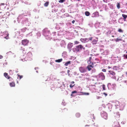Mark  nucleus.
<instances>
[{
  "mask_svg": "<svg viewBox=\"0 0 127 127\" xmlns=\"http://www.w3.org/2000/svg\"><path fill=\"white\" fill-rule=\"evenodd\" d=\"M92 58L90 57L89 60L88 61V64L86 68L89 71H91L92 70V68H93L95 66L97 65L96 63H98L99 62V60L98 59H95L94 60H93L92 62Z\"/></svg>",
  "mask_w": 127,
  "mask_h": 127,
  "instance_id": "obj_1",
  "label": "nucleus"
},
{
  "mask_svg": "<svg viewBox=\"0 0 127 127\" xmlns=\"http://www.w3.org/2000/svg\"><path fill=\"white\" fill-rule=\"evenodd\" d=\"M25 59L26 61H30L32 59V54L30 52H29L26 55L25 58Z\"/></svg>",
  "mask_w": 127,
  "mask_h": 127,
  "instance_id": "obj_2",
  "label": "nucleus"
},
{
  "mask_svg": "<svg viewBox=\"0 0 127 127\" xmlns=\"http://www.w3.org/2000/svg\"><path fill=\"white\" fill-rule=\"evenodd\" d=\"M82 49H85V48L82 45H80L76 46L75 50L76 51L79 52Z\"/></svg>",
  "mask_w": 127,
  "mask_h": 127,
  "instance_id": "obj_3",
  "label": "nucleus"
},
{
  "mask_svg": "<svg viewBox=\"0 0 127 127\" xmlns=\"http://www.w3.org/2000/svg\"><path fill=\"white\" fill-rule=\"evenodd\" d=\"M120 114L119 112L115 113L114 115L115 118L117 120H119L120 119Z\"/></svg>",
  "mask_w": 127,
  "mask_h": 127,
  "instance_id": "obj_4",
  "label": "nucleus"
},
{
  "mask_svg": "<svg viewBox=\"0 0 127 127\" xmlns=\"http://www.w3.org/2000/svg\"><path fill=\"white\" fill-rule=\"evenodd\" d=\"M98 78L102 80H104L105 79V76L104 74L102 72L100 73L98 75Z\"/></svg>",
  "mask_w": 127,
  "mask_h": 127,
  "instance_id": "obj_5",
  "label": "nucleus"
},
{
  "mask_svg": "<svg viewBox=\"0 0 127 127\" xmlns=\"http://www.w3.org/2000/svg\"><path fill=\"white\" fill-rule=\"evenodd\" d=\"M79 69L81 73H84L87 71L86 68L83 67H80L79 68Z\"/></svg>",
  "mask_w": 127,
  "mask_h": 127,
  "instance_id": "obj_6",
  "label": "nucleus"
},
{
  "mask_svg": "<svg viewBox=\"0 0 127 127\" xmlns=\"http://www.w3.org/2000/svg\"><path fill=\"white\" fill-rule=\"evenodd\" d=\"M29 42V41L28 40L26 39H25L22 40L21 43L24 46H26L28 44Z\"/></svg>",
  "mask_w": 127,
  "mask_h": 127,
  "instance_id": "obj_7",
  "label": "nucleus"
},
{
  "mask_svg": "<svg viewBox=\"0 0 127 127\" xmlns=\"http://www.w3.org/2000/svg\"><path fill=\"white\" fill-rule=\"evenodd\" d=\"M113 127H120V124L118 122H115L112 125Z\"/></svg>",
  "mask_w": 127,
  "mask_h": 127,
  "instance_id": "obj_8",
  "label": "nucleus"
},
{
  "mask_svg": "<svg viewBox=\"0 0 127 127\" xmlns=\"http://www.w3.org/2000/svg\"><path fill=\"white\" fill-rule=\"evenodd\" d=\"M99 16V14L98 12L96 11L92 15V17H96Z\"/></svg>",
  "mask_w": 127,
  "mask_h": 127,
  "instance_id": "obj_9",
  "label": "nucleus"
},
{
  "mask_svg": "<svg viewBox=\"0 0 127 127\" xmlns=\"http://www.w3.org/2000/svg\"><path fill=\"white\" fill-rule=\"evenodd\" d=\"M80 40L83 42H88L89 41V39L87 38H81Z\"/></svg>",
  "mask_w": 127,
  "mask_h": 127,
  "instance_id": "obj_10",
  "label": "nucleus"
},
{
  "mask_svg": "<svg viewBox=\"0 0 127 127\" xmlns=\"http://www.w3.org/2000/svg\"><path fill=\"white\" fill-rule=\"evenodd\" d=\"M102 116L106 120L107 119L108 115L106 113H104V114L102 115Z\"/></svg>",
  "mask_w": 127,
  "mask_h": 127,
  "instance_id": "obj_11",
  "label": "nucleus"
},
{
  "mask_svg": "<svg viewBox=\"0 0 127 127\" xmlns=\"http://www.w3.org/2000/svg\"><path fill=\"white\" fill-rule=\"evenodd\" d=\"M4 76L7 79H9L10 78H11V77H10L8 75V74L7 73H4Z\"/></svg>",
  "mask_w": 127,
  "mask_h": 127,
  "instance_id": "obj_12",
  "label": "nucleus"
},
{
  "mask_svg": "<svg viewBox=\"0 0 127 127\" xmlns=\"http://www.w3.org/2000/svg\"><path fill=\"white\" fill-rule=\"evenodd\" d=\"M74 82L73 81L71 82V84L69 85V86L70 88H72L75 85V84H74Z\"/></svg>",
  "mask_w": 127,
  "mask_h": 127,
  "instance_id": "obj_13",
  "label": "nucleus"
},
{
  "mask_svg": "<svg viewBox=\"0 0 127 127\" xmlns=\"http://www.w3.org/2000/svg\"><path fill=\"white\" fill-rule=\"evenodd\" d=\"M9 85L11 87H14L15 86V84L14 82L9 83Z\"/></svg>",
  "mask_w": 127,
  "mask_h": 127,
  "instance_id": "obj_14",
  "label": "nucleus"
},
{
  "mask_svg": "<svg viewBox=\"0 0 127 127\" xmlns=\"http://www.w3.org/2000/svg\"><path fill=\"white\" fill-rule=\"evenodd\" d=\"M108 72L110 74L112 75L113 76H114L115 75V72L113 71L110 70L108 71Z\"/></svg>",
  "mask_w": 127,
  "mask_h": 127,
  "instance_id": "obj_15",
  "label": "nucleus"
},
{
  "mask_svg": "<svg viewBox=\"0 0 127 127\" xmlns=\"http://www.w3.org/2000/svg\"><path fill=\"white\" fill-rule=\"evenodd\" d=\"M122 16L123 18V19L124 21H126V18L127 17V15L123 14Z\"/></svg>",
  "mask_w": 127,
  "mask_h": 127,
  "instance_id": "obj_16",
  "label": "nucleus"
},
{
  "mask_svg": "<svg viewBox=\"0 0 127 127\" xmlns=\"http://www.w3.org/2000/svg\"><path fill=\"white\" fill-rule=\"evenodd\" d=\"M97 40L96 39L92 41V43L93 44H96L97 42Z\"/></svg>",
  "mask_w": 127,
  "mask_h": 127,
  "instance_id": "obj_17",
  "label": "nucleus"
},
{
  "mask_svg": "<svg viewBox=\"0 0 127 127\" xmlns=\"http://www.w3.org/2000/svg\"><path fill=\"white\" fill-rule=\"evenodd\" d=\"M63 60L62 59H61L58 60H56L55 61V62L58 63H60Z\"/></svg>",
  "mask_w": 127,
  "mask_h": 127,
  "instance_id": "obj_18",
  "label": "nucleus"
},
{
  "mask_svg": "<svg viewBox=\"0 0 127 127\" xmlns=\"http://www.w3.org/2000/svg\"><path fill=\"white\" fill-rule=\"evenodd\" d=\"M115 40L116 42H118L119 41H122V38H117L115 39Z\"/></svg>",
  "mask_w": 127,
  "mask_h": 127,
  "instance_id": "obj_19",
  "label": "nucleus"
},
{
  "mask_svg": "<svg viewBox=\"0 0 127 127\" xmlns=\"http://www.w3.org/2000/svg\"><path fill=\"white\" fill-rule=\"evenodd\" d=\"M70 64V61H68L66 62L64 64V65L65 66H67L68 64Z\"/></svg>",
  "mask_w": 127,
  "mask_h": 127,
  "instance_id": "obj_20",
  "label": "nucleus"
},
{
  "mask_svg": "<svg viewBox=\"0 0 127 127\" xmlns=\"http://www.w3.org/2000/svg\"><path fill=\"white\" fill-rule=\"evenodd\" d=\"M85 15L87 16H88L90 15V13L88 11H86L85 13Z\"/></svg>",
  "mask_w": 127,
  "mask_h": 127,
  "instance_id": "obj_21",
  "label": "nucleus"
},
{
  "mask_svg": "<svg viewBox=\"0 0 127 127\" xmlns=\"http://www.w3.org/2000/svg\"><path fill=\"white\" fill-rule=\"evenodd\" d=\"M80 116V114L79 113H77L76 114V116L77 118H79Z\"/></svg>",
  "mask_w": 127,
  "mask_h": 127,
  "instance_id": "obj_22",
  "label": "nucleus"
},
{
  "mask_svg": "<svg viewBox=\"0 0 127 127\" xmlns=\"http://www.w3.org/2000/svg\"><path fill=\"white\" fill-rule=\"evenodd\" d=\"M49 2L48 1H47L46 3H45L44 4V6H45L47 7L48 6V5Z\"/></svg>",
  "mask_w": 127,
  "mask_h": 127,
  "instance_id": "obj_23",
  "label": "nucleus"
},
{
  "mask_svg": "<svg viewBox=\"0 0 127 127\" xmlns=\"http://www.w3.org/2000/svg\"><path fill=\"white\" fill-rule=\"evenodd\" d=\"M117 7L118 9L120 8V4L119 3H118L117 4Z\"/></svg>",
  "mask_w": 127,
  "mask_h": 127,
  "instance_id": "obj_24",
  "label": "nucleus"
},
{
  "mask_svg": "<svg viewBox=\"0 0 127 127\" xmlns=\"http://www.w3.org/2000/svg\"><path fill=\"white\" fill-rule=\"evenodd\" d=\"M118 31L120 32L123 33V31L121 29H119L118 30Z\"/></svg>",
  "mask_w": 127,
  "mask_h": 127,
  "instance_id": "obj_25",
  "label": "nucleus"
},
{
  "mask_svg": "<svg viewBox=\"0 0 127 127\" xmlns=\"http://www.w3.org/2000/svg\"><path fill=\"white\" fill-rule=\"evenodd\" d=\"M113 69L114 70H117L118 69V67H117V66H115L113 67Z\"/></svg>",
  "mask_w": 127,
  "mask_h": 127,
  "instance_id": "obj_26",
  "label": "nucleus"
},
{
  "mask_svg": "<svg viewBox=\"0 0 127 127\" xmlns=\"http://www.w3.org/2000/svg\"><path fill=\"white\" fill-rule=\"evenodd\" d=\"M102 88L103 90H105V86L104 85H102Z\"/></svg>",
  "mask_w": 127,
  "mask_h": 127,
  "instance_id": "obj_27",
  "label": "nucleus"
},
{
  "mask_svg": "<svg viewBox=\"0 0 127 127\" xmlns=\"http://www.w3.org/2000/svg\"><path fill=\"white\" fill-rule=\"evenodd\" d=\"M8 34L7 33V36L6 37H4V38L6 39H8L9 38L8 37Z\"/></svg>",
  "mask_w": 127,
  "mask_h": 127,
  "instance_id": "obj_28",
  "label": "nucleus"
},
{
  "mask_svg": "<svg viewBox=\"0 0 127 127\" xmlns=\"http://www.w3.org/2000/svg\"><path fill=\"white\" fill-rule=\"evenodd\" d=\"M65 1V0H60L59 1V2L60 3H63Z\"/></svg>",
  "mask_w": 127,
  "mask_h": 127,
  "instance_id": "obj_29",
  "label": "nucleus"
},
{
  "mask_svg": "<svg viewBox=\"0 0 127 127\" xmlns=\"http://www.w3.org/2000/svg\"><path fill=\"white\" fill-rule=\"evenodd\" d=\"M18 76L19 77V79H21L23 77V76L22 75H18Z\"/></svg>",
  "mask_w": 127,
  "mask_h": 127,
  "instance_id": "obj_30",
  "label": "nucleus"
},
{
  "mask_svg": "<svg viewBox=\"0 0 127 127\" xmlns=\"http://www.w3.org/2000/svg\"><path fill=\"white\" fill-rule=\"evenodd\" d=\"M123 57L124 58H125L126 59H127V54H124L123 55Z\"/></svg>",
  "mask_w": 127,
  "mask_h": 127,
  "instance_id": "obj_31",
  "label": "nucleus"
},
{
  "mask_svg": "<svg viewBox=\"0 0 127 127\" xmlns=\"http://www.w3.org/2000/svg\"><path fill=\"white\" fill-rule=\"evenodd\" d=\"M70 72V70H67V74L68 76H70V74L69 73V72Z\"/></svg>",
  "mask_w": 127,
  "mask_h": 127,
  "instance_id": "obj_32",
  "label": "nucleus"
},
{
  "mask_svg": "<svg viewBox=\"0 0 127 127\" xmlns=\"http://www.w3.org/2000/svg\"><path fill=\"white\" fill-rule=\"evenodd\" d=\"M79 42L77 41H75L74 42V43L75 44H79Z\"/></svg>",
  "mask_w": 127,
  "mask_h": 127,
  "instance_id": "obj_33",
  "label": "nucleus"
},
{
  "mask_svg": "<svg viewBox=\"0 0 127 127\" xmlns=\"http://www.w3.org/2000/svg\"><path fill=\"white\" fill-rule=\"evenodd\" d=\"M72 94H73L75 93H77V91H72Z\"/></svg>",
  "mask_w": 127,
  "mask_h": 127,
  "instance_id": "obj_34",
  "label": "nucleus"
},
{
  "mask_svg": "<svg viewBox=\"0 0 127 127\" xmlns=\"http://www.w3.org/2000/svg\"><path fill=\"white\" fill-rule=\"evenodd\" d=\"M93 38V37H90V38H88L89 39V40H92V39Z\"/></svg>",
  "mask_w": 127,
  "mask_h": 127,
  "instance_id": "obj_35",
  "label": "nucleus"
},
{
  "mask_svg": "<svg viewBox=\"0 0 127 127\" xmlns=\"http://www.w3.org/2000/svg\"><path fill=\"white\" fill-rule=\"evenodd\" d=\"M84 94L86 95H89V93H84Z\"/></svg>",
  "mask_w": 127,
  "mask_h": 127,
  "instance_id": "obj_36",
  "label": "nucleus"
},
{
  "mask_svg": "<svg viewBox=\"0 0 127 127\" xmlns=\"http://www.w3.org/2000/svg\"><path fill=\"white\" fill-rule=\"evenodd\" d=\"M102 71L103 72H105L106 71V70L105 69H103L102 70Z\"/></svg>",
  "mask_w": 127,
  "mask_h": 127,
  "instance_id": "obj_37",
  "label": "nucleus"
},
{
  "mask_svg": "<svg viewBox=\"0 0 127 127\" xmlns=\"http://www.w3.org/2000/svg\"><path fill=\"white\" fill-rule=\"evenodd\" d=\"M3 58V56L1 55H0V59H2Z\"/></svg>",
  "mask_w": 127,
  "mask_h": 127,
  "instance_id": "obj_38",
  "label": "nucleus"
},
{
  "mask_svg": "<svg viewBox=\"0 0 127 127\" xmlns=\"http://www.w3.org/2000/svg\"><path fill=\"white\" fill-rule=\"evenodd\" d=\"M103 94H104L106 96L107 95V94L105 93H104Z\"/></svg>",
  "mask_w": 127,
  "mask_h": 127,
  "instance_id": "obj_39",
  "label": "nucleus"
},
{
  "mask_svg": "<svg viewBox=\"0 0 127 127\" xmlns=\"http://www.w3.org/2000/svg\"><path fill=\"white\" fill-rule=\"evenodd\" d=\"M75 22V21L74 20H73L72 22V23L73 24H74Z\"/></svg>",
  "mask_w": 127,
  "mask_h": 127,
  "instance_id": "obj_40",
  "label": "nucleus"
},
{
  "mask_svg": "<svg viewBox=\"0 0 127 127\" xmlns=\"http://www.w3.org/2000/svg\"><path fill=\"white\" fill-rule=\"evenodd\" d=\"M95 69H94V70H92V71H93V72H95Z\"/></svg>",
  "mask_w": 127,
  "mask_h": 127,
  "instance_id": "obj_41",
  "label": "nucleus"
},
{
  "mask_svg": "<svg viewBox=\"0 0 127 127\" xmlns=\"http://www.w3.org/2000/svg\"><path fill=\"white\" fill-rule=\"evenodd\" d=\"M95 126L94 125H92L91 126V127H95Z\"/></svg>",
  "mask_w": 127,
  "mask_h": 127,
  "instance_id": "obj_42",
  "label": "nucleus"
},
{
  "mask_svg": "<svg viewBox=\"0 0 127 127\" xmlns=\"http://www.w3.org/2000/svg\"><path fill=\"white\" fill-rule=\"evenodd\" d=\"M111 36L113 37H114V36L113 35H112Z\"/></svg>",
  "mask_w": 127,
  "mask_h": 127,
  "instance_id": "obj_43",
  "label": "nucleus"
},
{
  "mask_svg": "<svg viewBox=\"0 0 127 127\" xmlns=\"http://www.w3.org/2000/svg\"><path fill=\"white\" fill-rule=\"evenodd\" d=\"M108 68H111V67H110V66H108Z\"/></svg>",
  "mask_w": 127,
  "mask_h": 127,
  "instance_id": "obj_44",
  "label": "nucleus"
},
{
  "mask_svg": "<svg viewBox=\"0 0 127 127\" xmlns=\"http://www.w3.org/2000/svg\"><path fill=\"white\" fill-rule=\"evenodd\" d=\"M72 44L70 43V44H69L68 45H70V44Z\"/></svg>",
  "mask_w": 127,
  "mask_h": 127,
  "instance_id": "obj_45",
  "label": "nucleus"
},
{
  "mask_svg": "<svg viewBox=\"0 0 127 127\" xmlns=\"http://www.w3.org/2000/svg\"><path fill=\"white\" fill-rule=\"evenodd\" d=\"M17 83H19V82H18V81H17Z\"/></svg>",
  "mask_w": 127,
  "mask_h": 127,
  "instance_id": "obj_46",
  "label": "nucleus"
},
{
  "mask_svg": "<svg viewBox=\"0 0 127 127\" xmlns=\"http://www.w3.org/2000/svg\"><path fill=\"white\" fill-rule=\"evenodd\" d=\"M23 51V53H24L25 54V53H24V52H25V51Z\"/></svg>",
  "mask_w": 127,
  "mask_h": 127,
  "instance_id": "obj_47",
  "label": "nucleus"
},
{
  "mask_svg": "<svg viewBox=\"0 0 127 127\" xmlns=\"http://www.w3.org/2000/svg\"><path fill=\"white\" fill-rule=\"evenodd\" d=\"M89 126V125H85V126Z\"/></svg>",
  "mask_w": 127,
  "mask_h": 127,
  "instance_id": "obj_48",
  "label": "nucleus"
},
{
  "mask_svg": "<svg viewBox=\"0 0 127 127\" xmlns=\"http://www.w3.org/2000/svg\"><path fill=\"white\" fill-rule=\"evenodd\" d=\"M36 72L37 73H38V71H36Z\"/></svg>",
  "mask_w": 127,
  "mask_h": 127,
  "instance_id": "obj_49",
  "label": "nucleus"
},
{
  "mask_svg": "<svg viewBox=\"0 0 127 127\" xmlns=\"http://www.w3.org/2000/svg\"><path fill=\"white\" fill-rule=\"evenodd\" d=\"M103 0V1H104V2H105V0Z\"/></svg>",
  "mask_w": 127,
  "mask_h": 127,
  "instance_id": "obj_50",
  "label": "nucleus"
},
{
  "mask_svg": "<svg viewBox=\"0 0 127 127\" xmlns=\"http://www.w3.org/2000/svg\"><path fill=\"white\" fill-rule=\"evenodd\" d=\"M126 53H127V52H126Z\"/></svg>",
  "mask_w": 127,
  "mask_h": 127,
  "instance_id": "obj_51",
  "label": "nucleus"
},
{
  "mask_svg": "<svg viewBox=\"0 0 127 127\" xmlns=\"http://www.w3.org/2000/svg\"><path fill=\"white\" fill-rule=\"evenodd\" d=\"M9 81H10V80H9Z\"/></svg>",
  "mask_w": 127,
  "mask_h": 127,
  "instance_id": "obj_52",
  "label": "nucleus"
}]
</instances>
